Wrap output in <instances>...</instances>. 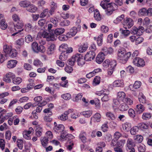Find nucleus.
Instances as JSON below:
<instances>
[{
  "mask_svg": "<svg viewBox=\"0 0 152 152\" xmlns=\"http://www.w3.org/2000/svg\"><path fill=\"white\" fill-rule=\"evenodd\" d=\"M138 127L140 128V129H146L148 128V125L147 124L144 123H140L138 124Z\"/></svg>",
  "mask_w": 152,
  "mask_h": 152,
  "instance_id": "52",
  "label": "nucleus"
},
{
  "mask_svg": "<svg viewBox=\"0 0 152 152\" xmlns=\"http://www.w3.org/2000/svg\"><path fill=\"white\" fill-rule=\"evenodd\" d=\"M70 23V21L67 20H64L61 21L59 24V25L62 27L67 26H69Z\"/></svg>",
  "mask_w": 152,
  "mask_h": 152,
  "instance_id": "36",
  "label": "nucleus"
},
{
  "mask_svg": "<svg viewBox=\"0 0 152 152\" xmlns=\"http://www.w3.org/2000/svg\"><path fill=\"white\" fill-rule=\"evenodd\" d=\"M31 3L30 1H28L25 0L20 1L19 4L20 7L24 8L26 7L27 8L29 6Z\"/></svg>",
  "mask_w": 152,
  "mask_h": 152,
  "instance_id": "28",
  "label": "nucleus"
},
{
  "mask_svg": "<svg viewBox=\"0 0 152 152\" xmlns=\"http://www.w3.org/2000/svg\"><path fill=\"white\" fill-rule=\"evenodd\" d=\"M106 115L110 120H114L116 118V116L111 112H108L106 113Z\"/></svg>",
  "mask_w": 152,
  "mask_h": 152,
  "instance_id": "20",
  "label": "nucleus"
},
{
  "mask_svg": "<svg viewBox=\"0 0 152 152\" xmlns=\"http://www.w3.org/2000/svg\"><path fill=\"white\" fill-rule=\"evenodd\" d=\"M129 108L128 106L126 104L124 103L121 104L119 107V110L122 111H124L127 110Z\"/></svg>",
  "mask_w": 152,
  "mask_h": 152,
  "instance_id": "34",
  "label": "nucleus"
},
{
  "mask_svg": "<svg viewBox=\"0 0 152 152\" xmlns=\"http://www.w3.org/2000/svg\"><path fill=\"white\" fill-rule=\"evenodd\" d=\"M105 90L106 91V92L103 93V95H104V96L102 98V100L104 102H106L108 101L110 99V97L108 96L109 92L106 89H105Z\"/></svg>",
  "mask_w": 152,
  "mask_h": 152,
  "instance_id": "24",
  "label": "nucleus"
},
{
  "mask_svg": "<svg viewBox=\"0 0 152 152\" xmlns=\"http://www.w3.org/2000/svg\"><path fill=\"white\" fill-rule=\"evenodd\" d=\"M151 114L148 113H143L142 116V118L144 120H147L150 119L151 118Z\"/></svg>",
  "mask_w": 152,
  "mask_h": 152,
  "instance_id": "46",
  "label": "nucleus"
},
{
  "mask_svg": "<svg viewBox=\"0 0 152 152\" xmlns=\"http://www.w3.org/2000/svg\"><path fill=\"white\" fill-rule=\"evenodd\" d=\"M138 149L140 152H144L145 150V146L144 145L140 144L138 147Z\"/></svg>",
  "mask_w": 152,
  "mask_h": 152,
  "instance_id": "59",
  "label": "nucleus"
},
{
  "mask_svg": "<svg viewBox=\"0 0 152 152\" xmlns=\"http://www.w3.org/2000/svg\"><path fill=\"white\" fill-rule=\"evenodd\" d=\"M109 30L108 27L102 25L101 27V31L102 33H106Z\"/></svg>",
  "mask_w": 152,
  "mask_h": 152,
  "instance_id": "58",
  "label": "nucleus"
},
{
  "mask_svg": "<svg viewBox=\"0 0 152 152\" xmlns=\"http://www.w3.org/2000/svg\"><path fill=\"white\" fill-rule=\"evenodd\" d=\"M126 95L124 92H119L117 94V99L119 101L123 102L125 99L126 98Z\"/></svg>",
  "mask_w": 152,
  "mask_h": 152,
  "instance_id": "19",
  "label": "nucleus"
},
{
  "mask_svg": "<svg viewBox=\"0 0 152 152\" xmlns=\"http://www.w3.org/2000/svg\"><path fill=\"white\" fill-rule=\"evenodd\" d=\"M131 126V124L128 122H126L123 124L122 125L123 129L127 132L130 130Z\"/></svg>",
  "mask_w": 152,
  "mask_h": 152,
  "instance_id": "27",
  "label": "nucleus"
},
{
  "mask_svg": "<svg viewBox=\"0 0 152 152\" xmlns=\"http://www.w3.org/2000/svg\"><path fill=\"white\" fill-rule=\"evenodd\" d=\"M105 56L102 53H99L96 58V62L98 64H101L104 59Z\"/></svg>",
  "mask_w": 152,
  "mask_h": 152,
  "instance_id": "10",
  "label": "nucleus"
},
{
  "mask_svg": "<svg viewBox=\"0 0 152 152\" xmlns=\"http://www.w3.org/2000/svg\"><path fill=\"white\" fill-rule=\"evenodd\" d=\"M138 99L140 103H142L143 104L146 103L145 97L142 94H140L138 97Z\"/></svg>",
  "mask_w": 152,
  "mask_h": 152,
  "instance_id": "43",
  "label": "nucleus"
},
{
  "mask_svg": "<svg viewBox=\"0 0 152 152\" xmlns=\"http://www.w3.org/2000/svg\"><path fill=\"white\" fill-rule=\"evenodd\" d=\"M145 110V107L141 103L137 105L135 109V111L136 113L138 114L142 113Z\"/></svg>",
  "mask_w": 152,
  "mask_h": 152,
  "instance_id": "11",
  "label": "nucleus"
},
{
  "mask_svg": "<svg viewBox=\"0 0 152 152\" xmlns=\"http://www.w3.org/2000/svg\"><path fill=\"white\" fill-rule=\"evenodd\" d=\"M38 35H41L43 38H46L48 41H54L56 39L57 37L54 34H49L47 32L43 31L42 33H38Z\"/></svg>",
  "mask_w": 152,
  "mask_h": 152,
  "instance_id": "3",
  "label": "nucleus"
},
{
  "mask_svg": "<svg viewBox=\"0 0 152 152\" xmlns=\"http://www.w3.org/2000/svg\"><path fill=\"white\" fill-rule=\"evenodd\" d=\"M128 114L129 116L131 118H133L135 116V111L132 109L130 108L129 110Z\"/></svg>",
  "mask_w": 152,
  "mask_h": 152,
  "instance_id": "55",
  "label": "nucleus"
},
{
  "mask_svg": "<svg viewBox=\"0 0 152 152\" xmlns=\"http://www.w3.org/2000/svg\"><path fill=\"white\" fill-rule=\"evenodd\" d=\"M68 48V45L66 44H62L59 48V50L61 52L65 53L67 48Z\"/></svg>",
  "mask_w": 152,
  "mask_h": 152,
  "instance_id": "40",
  "label": "nucleus"
},
{
  "mask_svg": "<svg viewBox=\"0 0 152 152\" xmlns=\"http://www.w3.org/2000/svg\"><path fill=\"white\" fill-rule=\"evenodd\" d=\"M102 50L103 52L101 53H103L105 56L108 54H112L113 52V49L111 47L107 48L104 47L102 48Z\"/></svg>",
  "mask_w": 152,
  "mask_h": 152,
  "instance_id": "14",
  "label": "nucleus"
},
{
  "mask_svg": "<svg viewBox=\"0 0 152 152\" xmlns=\"http://www.w3.org/2000/svg\"><path fill=\"white\" fill-rule=\"evenodd\" d=\"M101 116L99 113H96L91 117V120H93L95 122H99L101 121Z\"/></svg>",
  "mask_w": 152,
  "mask_h": 152,
  "instance_id": "13",
  "label": "nucleus"
},
{
  "mask_svg": "<svg viewBox=\"0 0 152 152\" xmlns=\"http://www.w3.org/2000/svg\"><path fill=\"white\" fill-rule=\"evenodd\" d=\"M124 27L126 28H131L134 24V22L130 18H126L124 20L123 24Z\"/></svg>",
  "mask_w": 152,
  "mask_h": 152,
  "instance_id": "7",
  "label": "nucleus"
},
{
  "mask_svg": "<svg viewBox=\"0 0 152 152\" xmlns=\"http://www.w3.org/2000/svg\"><path fill=\"white\" fill-rule=\"evenodd\" d=\"M48 12V9L47 8L45 9L43 12L40 14L39 17L40 18H44L47 15Z\"/></svg>",
  "mask_w": 152,
  "mask_h": 152,
  "instance_id": "54",
  "label": "nucleus"
},
{
  "mask_svg": "<svg viewBox=\"0 0 152 152\" xmlns=\"http://www.w3.org/2000/svg\"><path fill=\"white\" fill-rule=\"evenodd\" d=\"M130 132L131 134L134 135L136 134L139 130V128L138 126H134L130 130Z\"/></svg>",
  "mask_w": 152,
  "mask_h": 152,
  "instance_id": "45",
  "label": "nucleus"
},
{
  "mask_svg": "<svg viewBox=\"0 0 152 152\" xmlns=\"http://www.w3.org/2000/svg\"><path fill=\"white\" fill-rule=\"evenodd\" d=\"M23 135L24 138L26 139V140H29L30 138L29 136V133L27 131H25L23 132Z\"/></svg>",
  "mask_w": 152,
  "mask_h": 152,
  "instance_id": "63",
  "label": "nucleus"
},
{
  "mask_svg": "<svg viewBox=\"0 0 152 152\" xmlns=\"http://www.w3.org/2000/svg\"><path fill=\"white\" fill-rule=\"evenodd\" d=\"M64 129V127L62 124H58V126H54L53 130L58 132H61L63 131Z\"/></svg>",
  "mask_w": 152,
  "mask_h": 152,
  "instance_id": "25",
  "label": "nucleus"
},
{
  "mask_svg": "<svg viewBox=\"0 0 152 152\" xmlns=\"http://www.w3.org/2000/svg\"><path fill=\"white\" fill-rule=\"evenodd\" d=\"M126 148H133L135 146V143L134 140L131 138H128L126 142Z\"/></svg>",
  "mask_w": 152,
  "mask_h": 152,
  "instance_id": "21",
  "label": "nucleus"
},
{
  "mask_svg": "<svg viewBox=\"0 0 152 152\" xmlns=\"http://www.w3.org/2000/svg\"><path fill=\"white\" fill-rule=\"evenodd\" d=\"M88 48V45L87 44H84L79 48V51L81 53H83L87 50Z\"/></svg>",
  "mask_w": 152,
  "mask_h": 152,
  "instance_id": "35",
  "label": "nucleus"
},
{
  "mask_svg": "<svg viewBox=\"0 0 152 152\" xmlns=\"http://www.w3.org/2000/svg\"><path fill=\"white\" fill-rule=\"evenodd\" d=\"M37 9L35 6L31 3L29 6L26 8V10L30 12H35L37 11Z\"/></svg>",
  "mask_w": 152,
  "mask_h": 152,
  "instance_id": "23",
  "label": "nucleus"
},
{
  "mask_svg": "<svg viewBox=\"0 0 152 152\" xmlns=\"http://www.w3.org/2000/svg\"><path fill=\"white\" fill-rule=\"evenodd\" d=\"M23 23L22 20H20L18 21L17 23L15 25V28L18 30H21L23 26Z\"/></svg>",
  "mask_w": 152,
  "mask_h": 152,
  "instance_id": "44",
  "label": "nucleus"
},
{
  "mask_svg": "<svg viewBox=\"0 0 152 152\" xmlns=\"http://www.w3.org/2000/svg\"><path fill=\"white\" fill-rule=\"evenodd\" d=\"M9 29L10 32L12 34V36H17V34L20 32L22 31L23 30V29H22L21 30H18L16 28L15 25H12L9 27Z\"/></svg>",
  "mask_w": 152,
  "mask_h": 152,
  "instance_id": "5",
  "label": "nucleus"
},
{
  "mask_svg": "<svg viewBox=\"0 0 152 152\" xmlns=\"http://www.w3.org/2000/svg\"><path fill=\"white\" fill-rule=\"evenodd\" d=\"M124 85V84L123 80H116L113 83V86L115 87H123Z\"/></svg>",
  "mask_w": 152,
  "mask_h": 152,
  "instance_id": "17",
  "label": "nucleus"
},
{
  "mask_svg": "<svg viewBox=\"0 0 152 152\" xmlns=\"http://www.w3.org/2000/svg\"><path fill=\"white\" fill-rule=\"evenodd\" d=\"M133 63L135 65L138 67H143L145 65L144 60L140 58H135L133 61Z\"/></svg>",
  "mask_w": 152,
  "mask_h": 152,
  "instance_id": "4",
  "label": "nucleus"
},
{
  "mask_svg": "<svg viewBox=\"0 0 152 152\" xmlns=\"http://www.w3.org/2000/svg\"><path fill=\"white\" fill-rule=\"evenodd\" d=\"M17 53L16 50L15 49H12L8 53V54L11 57H14L17 56Z\"/></svg>",
  "mask_w": 152,
  "mask_h": 152,
  "instance_id": "33",
  "label": "nucleus"
},
{
  "mask_svg": "<svg viewBox=\"0 0 152 152\" xmlns=\"http://www.w3.org/2000/svg\"><path fill=\"white\" fill-rule=\"evenodd\" d=\"M77 57L75 54L69 59L68 64L71 66H73L74 64L75 61H76V59H77Z\"/></svg>",
  "mask_w": 152,
  "mask_h": 152,
  "instance_id": "37",
  "label": "nucleus"
},
{
  "mask_svg": "<svg viewBox=\"0 0 152 152\" xmlns=\"http://www.w3.org/2000/svg\"><path fill=\"white\" fill-rule=\"evenodd\" d=\"M100 4L103 8L106 9L105 12L106 14L108 15H111L114 11L117 9L118 7L116 4L113 3L107 4L101 1Z\"/></svg>",
  "mask_w": 152,
  "mask_h": 152,
  "instance_id": "2",
  "label": "nucleus"
},
{
  "mask_svg": "<svg viewBox=\"0 0 152 152\" xmlns=\"http://www.w3.org/2000/svg\"><path fill=\"white\" fill-rule=\"evenodd\" d=\"M17 63V61L16 60H12L9 61L7 64L8 68L11 69L15 67Z\"/></svg>",
  "mask_w": 152,
  "mask_h": 152,
  "instance_id": "18",
  "label": "nucleus"
},
{
  "mask_svg": "<svg viewBox=\"0 0 152 152\" xmlns=\"http://www.w3.org/2000/svg\"><path fill=\"white\" fill-rule=\"evenodd\" d=\"M65 30V29L62 28H57L54 30V34L56 35H59L63 34Z\"/></svg>",
  "mask_w": 152,
  "mask_h": 152,
  "instance_id": "31",
  "label": "nucleus"
},
{
  "mask_svg": "<svg viewBox=\"0 0 152 152\" xmlns=\"http://www.w3.org/2000/svg\"><path fill=\"white\" fill-rule=\"evenodd\" d=\"M3 51L5 53V56L7 57L8 53L12 49L11 47L7 45V44H4L3 45Z\"/></svg>",
  "mask_w": 152,
  "mask_h": 152,
  "instance_id": "22",
  "label": "nucleus"
},
{
  "mask_svg": "<svg viewBox=\"0 0 152 152\" xmlns=\"http://www.w3.org/2000/svg\"><path fill=\"white\" fill-rule=\"evenodd\" d=\"M36 134L38 137H40L42 135V128L40 127L39 125H37L36 126Z\"/></svg>",
  "mask_w": 152,
  "mask_h": 152,
  "instance_id": "32",
  "label": "nucleus"
},
{
  "mask_svg": "<svg viewBox=\"0 0 152 152\" xmlns=\"http://www.w3.org/2000/svg\"><path fill=\"white\" fill-rule=\"evenodd\" d=\"M121 101H119L118 99H114L113 101V103L112 104V107L114 110L115 109L117 106L120 104Z\"/></svg>",
  "mask_w": 152,
  "mask_h": 152,
  "instance_id": "42",
  "label": "nucleus"
},
{
  "mask_svg": "<svg viewBox=\"0 0 152 152\" xmlns=\"http://www.w3.org/2000/svg\"><path fill=\"white\" fill-rule=\"evenodd\" d=\"M139 15L140 16H147V9L143 8L140 9L138 13Z\"/></svg>",
  "mask_w": 152,
  "mask_h": 152,
  "instance_id": "41",
  "label": "nucleus"
},
{
  "mask_svg": "<svg viewBox=\"0 0 152 152\" xmlns=\"http://www.w3.org/2000/svg\"><path fill=\"white\" fill-rule=\"evenodd\" d=\"M7 24L5 23L4 20H2L0 22V28L4 30L7 27Z\"/></svg>",
  "mask_w": 152,
  "mask_h": 152,
  "instance_id": "50",
  "label": "nucleus"
},
{
  "mask_svg": "<svg viewBox=\"0 0 152 152\" xmlns=\"http://www.w3.org/2000/svg\"><path fill=\"white\" fill-rule=\"evenodd\" d=\"M94 18L97 21H100L101 19V16L98 10H96L94 13Z\"/></svg>",
  "mask_w": 152,
  "mask_h": 152,
  "instance_id": "29",
  "label": "nucleus"
},
{
  "mask_svg": "<svg viewBox=\"0 0 152 152\" xmlns=\"http://www.w3.org/2000/svg\"><path fill=\"white\" fill-rule=\"evenodd\" d=\"M103 34H100L98 37L97 39V45L99 46H101L102 45L103 42Z\"/></svg>",
  "mask_w": 152,
  "mask_h": 152,
  "instance_id": "38",
  "label": "nucleus"
},
{
  "mask_svg": "<svg viewBox=\"0 0 152 152\" xmlns=\"http://www.w3.org/2000/svg\"><path fill=\"white\" fill-rule=\"evenodd\" d=\"M120 31H121L122 34L124 37H126L128 36L130 34V32L128 30H123L121 29Z\"/></svg>",
  "mask_w": 152,
  "mask_h": 152,
  "instance_id": "60",
  "label": "nucleus"
},
{
  "mask_svg": "<svg viewBox=\"0 0 152 152\" xmlns=\"http://www.w3.org/2000/svg\"><path fill=\"white\" fill-rule=\"evenodd\" d=\"M132 33L133 34H137L140 35L138 28L136 27H133L131 30Z\"/></svg>",
  "mask_w": 152,
  "mask_h": 152,
  "instance_id": "61",
  "label": "nucleus"
},
{
  "mask_svg": "<svg viewBox=\"0 0 152 152\" xmlns=\"http://www.w3.org/2000/svg\"><path fill=\"white\" fill-rule=\"evenodd\" d=\"M35 29L34 26L30 23H27L25 25V30L26 31L29 32L33 31Z\"/></svg>",
  "mask_w": 152,
  "mask_h": 152,
  "instance_id": "15",
  "label": "nucleus"
},
{
  "mask_svg": "<svg viewBox=\"0 0 152 152\" xmlns=\"http://www.w3.org/2000/svg\"><path fill=\"white\" fill-rule=\"evenodd\" d=\"M34 65L36 66H41L42 63L41 61L38 59H36L34 60L33 63Z\"/></svg>",
  "mask_w": 152,
  "mask_h": 152,
  "instance_id": "62",
  "label": "nucleus"
},
{
  "mask_svg": "<svg viewBox=\"0 0 152 152\" xmlns=\"http://www.w3.org/2000/svg\"><path fill=\"white\" fill-rule=\"evenodd\" d=\"M22 81V79L20 77H14L12 79L13 83L16 85H18L20 84Z\"/></svg>",
  "mask_w": 152,
  "mask_h": 152,
  "instance_id": "39",
  "label": "nucleus"
},
{
  "mask_svg": "<svg viewBox=\"0 0 152 152\" xmlns=\"http://www.w3.org/2000/svg\"><path fill=\"white\" fill-rule=\"evenodd\" d=\"M61 97L65 100H68L71 99V96L70 94L66 93L62 94L61 95Z\"/></svg>",
  "mask_w": 152,
  "mask_h": 152,
  "instance_id": "57",
  "label": "nucleus"
},
{
  "mask_svg": "<svg viewBox=\"0 0 152 152\" xmlns=\"http://www.w3.org/2000/svg\"><path fill=\"white\" fill-rule=\"evenodd\" d=\"M125 140H121L117 142L116 147L122 148L125 143Z\"/></svg>",
  "mask_w": 152,
  "mask_h": 152,
  "instance_id": "56",
  "label": "nucleus"
},
{
  "mask_svg": "<svg viewBox=\"0 0 152 152\" xmlns=\"http://www.w3.org/2000/svg\"><path fill=\"white\" fill-rule=\"evenodd\" d=\"M37 1H38L37 5L39 7H42L45 3V1L44 0H33L32 2L34 3Z\"/></svg>",
  "mask_w": 152,
  "mask_h": 152,
  "instance_id": "47",
  "label": "nucleus"
},
{
  "mask_svg": "<svg viewBox=\"0 0 152 152\" xmlns=\"http://www.w3.org/2000/svg\"><path fill=\"white\" fill-rule=\"evenodd\" d=\"M76 56H77V59H76V61L77 62L79 65H82L85 64L84 58L83 59L81 54H76Z\"/></svg>",
  "mask_w": 152,
  "mask_h": 152,
  "instance_id": "16",
  "label": "nucleus"
},
{
  "mask_svg": "<svg viewBox=\"0 0 152 152\" xmlns=\"http://www.w3.org/2000/svg\"><path fill=\"white\" fill-rule=\"evenodd\" d=\"M15 77V75L13 73L9 72L4 77L3 80L6 82L10 83L11 82V79H12V80L13 77Z\"/></svg>",
  "mask_w": 152,
  "mask_h": 152,
  "instance_id": "8",
  "label": "nucleus"
},
{
  "mask_svg": "<svg viewBox=\"0 0 152 152\" xmlns=\"http://www.w3.org/2000/svg\"><path fill=\"white\" fill-rule=\"evenodd\" d=\"M134 139L138 142H141L143 140V137L141 135H137L135 137Z\"/></svg>",
  "mask_w": 152,
  "mask_h": 152,
  "instance_id": "64",
  "label": "nucleus"
},
{
  "mask_svg": "<svg viewBox=\"0 0 152 152\" xmlns=\"http://www.w3.org/2000/svg\"><path fill=\"white\" fill-rule=\"evenodd\" d=\"M86 134L85 132H81L79 136V138L83 143L86 142L87 138L86 137Z\"/></svg>",
  "mask_w": 152,
  "mask_h": 152,
  "instance_id": "26",
  "label": "nucleus"
},
{
  "mask_svg": "<svg viewBox=\"0 0 152 152\" xmlns=\"http://www.w3.org/2000/svg\"><path fill=\"white\" fill-rule=\"evenodd\" d=\"M82 114L85 117H90L92 114V112L91 111H86L82 112Z\"/></svg>",
  "mask_w": 152,
  "mask_h": 152,
  "instance_id": "49",
  "label": "nucleus"
},
{
  "mask_svg": "<svg viewBox=\"0 0 152 152\" xmlns=\"http://www.w3.org/2000/svg\"><path fill=\"white\" fill-rule=\"evenodd\" d=\"M55 45L54 44H52L48 46L47 53L48 55H50L53 54L55 49Z\"/></svg>",
  "mask_w": 152,
  "mask_h": 152,
  "instance_id": "12",
  "label": "nucleus"
},
{
  "mask_svg": "<svg viewBox=\"0 0 152 152\" xmlns=\"http://www.w3.org/2000/svg\"><path fill=\"white\" fill-rule=\"evenodd\" d=\"M100 81V77L99 76H96L95 77L93 80V85L96 86L99 84Z\"/></svg>",
  "mask_w": 152,
  "mask_h": 152,
  "instance_id": "51",
  "label": "nucleus"
},
{
  "mask_svg": "<svg viewBox=\"0 0 152 152\" xmlns=\"http://www.w3.org/2000/svg\"><path fill=\"white\" fill-rule=\"evenodd\" d=\"M61 135V137L63 139L66 140L69 137H73L71 134H68L65 131H62Z\"/></svg>",
  "mask_w": 152,
  "mask_h": 152,
  "instance_id": "30",
  "label": "nucleus"
},
{
  "mask_svg": "<svg viewBox=\"0 0 152 152\" xmlns=\"http://www.w3.org/2000/svg\"><path fill=\"white\" fill-rule=\"evenodd\" d=\"M96 55L95 52L89 51L86 54L84 59L87 61H91L94 59Z\"/></svg>",
  "mask_w": 152,
  "mask_h": 152,
  "instance_id": "6",
  "label": "nucleus"
},
{
  "mask_svg": "<svg viewBox=\"0 0 152 152\" xmlns=\"http://www.w3.org/2000/svg\"><path fill=\"white\" fill-rule=\"evenodd\" d=\"M67 58V55L66 54V53L61 52L59 56V59L62 61L66 60Z\"/></svg>",
  "mask_w": 152,
  "mask_h": 152,
  "instance_id": "48",
  "label": "nucleus"
},
{
  "mask_svg": "<svg viewBox=\"0 0 152 152\" xmlns=\"http://www.w3.org/2000/svg\"><path fill=\"white\" fill-rule=\"evenodd\" d=\"M131 55V52L126 53L124 48H121L118 51L117 60L119 63L125 64L127 62Z\"/></svg>",
  "mask_w": 152,
  "mask_h": 152,
  "instance_id": "1",
  "label": "nucleus"
},
{
  "mask_svg": "<svg viewBox=\"0 0 152 152\" xmlns=\"http://www.w3.org/2000/svg\"><path fill=\"white\" fill-rule=\"evenodd\" d=\"M77 32V28L76 27H73L72 28L70 31V32H68L66 34V37H71L75 36Z\"/></svg>",
  "mask_w": 152,
  "mask_h": 152,
  "instance_id": "9",
  "label": "nucleus"
},
{
  "mask_svg": "<svg viewBox=\"0 0 152 152\" xmlns=\"http://www.w3.org/2000/svg\"><path fill=\"white\" fill-rule=\"evenodd\" d=\"M38 44L36 42H34L32 44V48L33 50L36 52H38Z\"/></svg>",
  "mask_w": 152,
  "mask_h": 152,
  "instance_id": "53",
  "label": "nucleus"
}]
</instances>
